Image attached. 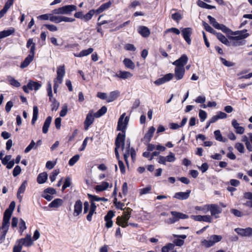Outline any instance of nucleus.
<instances>
[{
  "label": "nucleus",
  "mask_w": 252,
  "mask_h": 252,
  "mask_svg": "<svg viewBox=\"0 0 252 252\" xmlns=\"http://www.w3.org/2000/svg\"><path fill=\"white\" fill-rule=\"evenodd\" d=\"M19 227L20 230L23 232L27 229V226L25 221L22 219H20Z\"/></svg>",
  "instance_id": "nucleus-60"
},
{
  "label": "nucleus",
  "mask_w": 252,
  "mask_h": 252,
  "mask_svg": "<svg viewBox=\"0 0 252 252\" xmlns=\"http://www.w3.org/2000/svg\"><path fill=\"white\" fill-rule=\"evenodd\" d=\"M52 122V117L51 116H48L44 123L42 127V132L44 133H46L48 132V128L49 127L51 123Z\"/></svg>",
  "instance_id": "nucleus-27"
},
{
  "label": "nucleus",
  "mask_w": 252,
  "mask_h": 252,
  "mask_svg": "<svg viewBox=\"0 0 252 252\" xmlns=\"http://www.w3.org/2000/svg\"><path fill=\"white\" fill-rule=\"evenodd\" d=\"M197 4L199 7L203 8H206V9H212L215 8V6H213V5L207 4L206 3L204 2L203 1H201L200 0H198L197 1Z\"/></svg>",
  "instance_id": "nucleus-35"
},
{
  "label": "nucleus",
  "mask_w": 252,
  "mask_h": 252,
  "mask_svg": "<svg viewBox=\"0 0 252 252\" xmlns=\"http://www.w3.org/2000/svg\"><path fill=\"white\" fill-rule=\"evenodd\" d=\"M232 125L236 130L238 134H242L244 132L245 129L243 127L239 126V124L235 119L232 121Z\"/></svg>",
  "instance_id": "nucleus-19"
},
{
  "label": "nucleus",
  "mask_w": 252,
  "mask_h": 252,
  "mask_svg": "<svg viewBox=\"0 0 252 252\" xmlns=\"http://www.w3.org/2000/svg\"><path fill=\"white\" fill-rule=\"evenodd\" d=\"M67 112V105H64L62 108V110L60 112V115L61 117H64Z\"/></svg>",
  "instance_id": "nucleus-62"
},
{
  "label": "nucleus",
  "mask_w": 252,
  "mask_h": 252,
  "mask_svg": "<svg viewBox=\"0 0 252 252\" xmlns=\"http://www.w3.org/2000/svg\"><path fill=\"white\" fill-rule=\"evenodd\" d=\"M94 13L95 11L94 10H90L86 14L84 15L83 20L86 22L91 20Z\"/></svg>",
  "instance_id": "nucleus-43"
},
{
  "label": "nucleus",
  "mask_w": 252,
  "mask_h": 252,
  "mask_svg": "<svg viewBox=\"0 0 252 252\" xmlns=\"http://www.w3.org/2000/svg\"><path fill=\"white\" fill-rule=\"evenodd\" d=\"M170 213L173 217L165 220V222L168 224L174 223L180 219H187L189 218V216L187 215L182 213L171 211Z\"/></svg>",
  "instance_id": "nucleus-3"
},
{
  "label": "nucleus",
  "mask_w": 252,
  "mask_h": 252,
  "mask_svg": "<svg viewBox=\"0 0 252 252\" xmlns=\"http://www.w3.org/2000/svg\"><path fill=\"white\" fill-rule=\"evenodd\" d=\"M60 171L59 169H56L54 171L53 173L50 176V179L52 182L55 181L56 176L59 174Z\"/></svg>",
  "instance_id": "nucleus-55"
},
{
  "label": "nucleus",
  "mask_w": 252,
  "mask_h": 252,
  "mask_svg": "<svg viewBox=\"0 0 252 252\" xmlns=\"http://www.w3.org/2000/svg\"><path fill=\"white\" fill-rule=\"evenodd\" d=\"M214 135L215 136V139L216 140L218 141L225 142L227 140L226 138H223L222 136V135L220 133V130H216L214 131Z\"/></svg>",
  "instance_id": "nucleus-36"
},
{
  "label": "nucleus",
  "mask_w": 252,
  "mask_h": 252,
  "mask_svg": "<svg viewBox=\"0 0 252 252\" xmlns=\"http://www.w3.org/2000/svg\"><path fill=\"white\" fill-rule=\"evenodd\" d=\"M65 71L64 65L59 66L57 70V77L54 79V84L58 85L59 86L63 82V76L65 74Z\"/></svg>",
  "instance_id": "nucleus-7"
},
{
  "label": "nucleus",
  "mask_w": 252,
  "mask_h": 252,
  "mask_svg": "<svg viewBox=\"0 0 252 252\" xmlns=\"http://www.w3.org/2000/svg\"><path fill=\"white\" fill-rule=\"evenodd\" d=\"M155 130V128L154 126H151L149 128L148 132L145 135L144 140L147 142H149L151 140V138L153 137V134Z\"/></svg>",
  "instance_id": "nucleus-24"
},
{
  "label": "nucleus",
  "mask_w": 252,
  "mask_h": 252,
  "mask_svg": "<svg viewBox=\"0 0 252 252\" xmlns=\"http://www.w3.org/2000/svg\"><path fill=\"white\" fill-rule=\"evenodd\" d=\"M33 57L28 55L24 60V61L21 63L20 67L21 68H24L27 67L30 63L32 61L33 59Z\"/></svg>",
  "instance_id": "nucleus-31"
},
{
  "label": "nucleus",
  "mask_w": 252,
  "mask_h": 252,
  "mask_svg": "<svg viewBox=\"0 0 252 252\" xmlns=\"http://www.w3.org/2000/svg\"><path fill=\"white\" fill-rule=\"evenodd\" d=\"M71 185V178L69 177H67L65 178V182L63 186L62 189L64 190L66 188L69 187Z\"/></svg>",
  "instance_id": "nucleus-52"
},
{
  "label": "nucleus",
  "mask_w": 252,
  "mask_h": 252,
  "mask_svg": "<svg viewBox=\"0 0 252 252\" xmlns=\"http://www.w3.org/2000/svg\"><path fill=\"white\" fill-rule=\"evenodd\" d=\"M107 108L106 106H102L98 111L94 114V117L99 118L104 115L107 112Z\"/></svg>",
  "instance_id": "nucleus-38"
},
{
  "label": "nucleus",
  "mask_w": 252,
  "mask_h": 252,
  "mask_svg": "<svg viewBox=\"0 0 252 252\" xmlns=\"http://www.w3.org/2000/svg\"><path fill=\"white\" fill-rule=\"evenodd\" d=\"M199 117L201 122L204 121L207 118L206 112L202 110H200L199 112Z\"/></svg>",
  "instance_id": "nucleus-54"
},
{
  "label": "nucleus",
  "mask_w": 252,
  "mask_h": 252,
  "mask_svg": "<svg viewBox=\"0 0 252 252\" xmlns=\"http://www.w3.org/2000/svg\"><path fill=\"white\" fill-rule=\"evenodd\" d=\"M125 134L119 133L115 140V149H119L122 148V151L124 150L125 145Z\"/></svg>",
  "instance_id": "nucleus-8"
},
{
  "label": "nucleus",
  "mask_w": 252,
  "mask_h": 252,
  "mask_svg": "<svg viewBox=\"0 0 252 252\" xmlns=\"http://www.w3.org/2000/svg\"><path fill=\"white\" fill-rule=\"evenodd\" d=\"M235 148L241 153H244L245 152L244 146L241 143H236Z\"/></svg>",
  "instance_id": "nucleus-51"
},
{
  "label": "nucleus",
  "mask_w": 252,
  "mask_h": 252,
  "mask_svg": "<svg viewBox=\"0 0 252 252\" xmlns=\"http://www.w3.org/2000/svg\"><path fill=\"white\" fill-rule=\"evenodd\" d=\"M174 247V244L169 243L162 248L161 252H169V251L173 250Z\"/></svg>",
  "instance_id": "nucleus-44"
},
{
  "label": "nucleus",
  "mask_w": 252,
  "mask_h": 252,
  "mask_svg": "<svg viewBox=\"0 0 252 252\" xmlns=\"http://www.w3.org/2000/svg\"><path fill=\"white\" fill-rule=\"evenodd\" d=\"M132 76V74L129 72L120 71L118 73L115 74L114 77L125 79L130 78Z\"/></svg>",
  "instance_id": "nucleus-20"
},
{
  "label": "nucleus",
  "mask_w": 252,
  "mask_h": 252,
  "mask_svg": "<svg viewBox=\"0 0 252 252\" xmlns=\"http://www.w3.org/2000/svg\"><path fill=\"white\" fill-rule=\"evenodd\" d=\"M220 60L221 61L222 63L226 66L230 67L233 66L234 64V63L232 62H228L226 61L225 59L220 58Z\"/></svg>",
  "instance_id": "nucleus-61"
},
{
  "label": "nucleus",
  "mask_w": 252,
  "mask_h": 252,
  "mask_svg": "<svg viewBox=\"0 0 252 252\" xmlns=\"http://www.w3.org/2000/svg\"><path fill=\"white\" fill-rule=\"evenodd\" d=\"M126 210L123 212V215L122 217H118L116 221V223L122 227H126L128 226V220L130 217V214L132 211V209L130 208H127Z\"/></svg>",
  "instance_id": "nucleus-1"
},
{
  "label": "nucleus",
  "mask_w": 252,
  "mask_h": 252,
  "mask_svg": "<svg viewBox=\"0 0 252 252\" xmlns=\"http://www.w3.org/2000/svg\"><path fill=\"white\" fill-rule=\"evenodd\" d=\"M235 231L239 235L246 237V228H237L235 229Z\"/></svg>",
  "instance_id": "nucleus-53"
},
{
  "label": "nucleus",
  "mask_w": 252,
  "mask_h": 252,
  "mask_svg": "<svg viewBox=\"0 0 252 252\" xmlns=\"http://www.w3.org/2000/svg\"><path fill=\"white\" fill-rule=\"evenodd\" d=\"M243 197L244 199L252 201V192H246L244 193Z\"/></svg>",
  "instance_id": "nucleus-64"
},
{
  "label": "nucleus",
  "mask_w": 252,
  "mask_h": 252,
  "mask_svg": "<svg viewBox=\"0 0 252 252\" xmlns=\"http://www.w3.org/2000/svg\"><path fill=\"white\" fill-rule=\"evenodd\" d=\"M48 179V174L46 172L40 173L37 178V182L39 184H42L46 182Z\"/></svg>",
  "instance_id": "nucleus-26"
},
{
  "label": "nucleus",
  "mask_w": 252,
  "mask_h": 252,
  "mask_svg": "<svg viewBox=\"0 0 252 252\" xmlns=\"http://www.w3.org/2000/svg\"><path fill=\"white\" fill-rule=\"evenodd\" d=\"M138 32L143 37H148L150 34V30L145 26H139L138 29Z\"/></svg>",
  "instance_id": "nucleus-18"
},
{
  "label": "nucleus",
  "mask_w": 252,
  "mask_h": 252,
  "mask_svg": "<svg viewBox=\"0 0 252 252\" xmlns=\"http://www.w3.org/2000/svg\"><path fill=\"white\" fill-rule=\"evenodd\" d=\"M210 211L212 216H214L215 218H219L218 215L220 214L222 212V209L216 204H209L208 211Z\"/></svg>",
  "instance_id": "nucleus-10"
},
{
  "label": "nucleus",
  "mask_w": 252,
  "mask_h": 252,
  "mask_svg": "<svg viewBox=\"0 0 252 252\" xmlns=\"http://www.w3.org/2000/svg\"><path fill=\"white\" fill-rule=\"evenodd\" d=\"M21 172V167L19 165H17L15 167V168L13 169V175L14 177H16L17 175H18L19 174H20Z\"/></svg>",
  "instance_id": "nucleus-57"
},
{
  "label": "nucleus",
  "mask_w": 252,
  "mask_h": 252,
  "mask_svg": "<svg viewBox=\"0 0 252 252\" xmlns=\"http://www.w3.org/2000/svg\"><path fill=\"white\" fill-rule=\"evenodd\" d=\"M38 109L36 106H34L33 107V116L32 120V124L34 125L38 118Z\"/></svg>",
  "instance_id": "nucleus-39"
},
{
  "label": "nucleus",
  "mask_w": 252,
  "mask_h": 252,
  "mask_svg": "<svg viewBox=\"0 0 252 252\" xmlns=\"http://www.w3.org/2000/svg\"><path fill=\"white\" fill-rule=\"evenodd\" d=\"M208 206L209 204L203 206H196L195 209L197 211H201L204 213H207L208 212Z\"/></svg>",
  "instance_id": "nucleus-50"
},
{
  "label": "nucleus",
  "mask_w": 252,
  "mask_h": 252,
  "mask_svg": "<svg viewBox=\"0 0 252 252\" xmlns=\"http://www.w3.org/2000/svg\"><path fill=\"white\" fill-rule=\"evenodd\" d=\"M7 81L9 83V84L15 87H19L20 86V83L16 79H15L13 77L11 76H7Z\"/></svg>",
  "instance_id": "nucleus-37"
},
{
  "label": "nucleus",
  "mask_w": 252,
  "mask_h": 252,
  "mask_svg": "<svg viewBox=\"0 0 252 252\" xmlns=\"http://www.w3.org/2000/svg\"><path fill=\"white\" fill-rule=\"evenodd\" d=\"M94 116H93V112L90 113L87 115L86 120L84 122V126L85 130H87L89 127L93 123L94 121Z\"/></svg>",
  "instance_id": "nucleus-13"
},
{
  "label": "nucleus",
  "mask_w": 252,
  "mask_h": 252,
  "mask_svg": "<svg viewBox=\"0 0 252 252\" xmlns=\"http://www.w3.org/2000/svg\"><path fill=\"white\" fill-rule=\"evenodd\" d=\"M12 214V213L9 211V210L5 211L2 225L9 226V220Z\"/></svg>",
  "instance_id": "nucleus-17"
},
{
  "label": "nucleus",
  "mask_w": 252,
  "mask_h": 252,
  "mask_svg": "<svg viewBox=\"0 0 252 252\" xmlns=\"http://www.w3.org/2000/svg\"><path fill=\"white\" fill-rule=\"evenodd\" d=\"M109 186V184L108 182H103L100 185H96L95 189L96 191H101L107 189Z\"/></svg>",
  "instance_id": "nucleus-30"
},
{
  "label": "nucleus",
  "mask_w": 252,
  "mask_h": 252,
  "mask_svg": "<svg viewBox=\"0 0 252 252\" xmlns=\"http://www.w3.org/2000/svg\"><path fill=\"white\" fill-rule=\"evenodd\" d=\"M216 36L217 38L222 43L226 45L229 46L230 45V42L228 40V39L225 37V36L223 35L221 33H217L216 32Z\"/></svg>",
  "instance_id": "nucleus-29"
},
{
  "label": "nucleus",
  "mask_w": 252,
  "mask_h": 252,
  "mask_svg": "<svg viewBox=\"0 0 252 252\" xmlns=\"http://www.w3.org/2000/svg\"><path fill=\"white\" fill-rule=\"evenodd\" d=\"M114 216V213L112 211H109L104 217L105 220H111L112 218Z\"/></svg>",
  "instance_id": "nucleus-63"
},
{
  "label": "nucleus",
  "mask_w": 252,
  "mask_h": 252,
  "mask_svg": "<svg viewBox=\"0 0 252 252\" xmlns=\"http://www.w3.org/2000/svg\"><path fill=\"white\" fill-rule=\"evenodd\" d=\"M181 32L184 39L189 45H190L191 42L190 36L192 33V29L191 28H183Z\"/></svg>",
  "instance_id": "nucleus-9"
},
{
  "label": "nucleus",
  "mask_w": 252,
  "mask_h": 252,
  "mask_svg": "<svg viewBox=\"0 0 252 252\" xmlns=\"http://www.w3.org/2000/svg\"><path fill=\"white\" fill-rule=\"evenodd\" d=\"M36 146H35V143L33 140H32L31 143L25 149V153H29L32 149H36Z\"/></svg>",
  "instance_id": "nucleus-47"
},
{
  "label": "nucleus",
  "mask_w": 252,
  "mask_h": 252,
  "mask_svg": "<svg viewBox=\"0 0 252 252\" xmlns=\"http://www.w3.org/2000/svg\"><path fill=\"white\" fill-rule=\"evenodd\" d=\"M88 196H89V198H90L91 201H104V202H106L108 201V199L104 197H99L95 195H91L90 194H88Z\"/></svg>",
  "instance_id": "nucleus-41"
},
{
  "label": "nucleus",
  "mask_w": 252,
  "mask_h": 252,
  "mask_svg": "<svg viewBox=\"0 0 252 252\" xmlns=\"http://www.w3.org/2000/svg\"><path fill=\"white\" fill-rule=\"evenodd\" d=\"M190 193V190H188L186 192H178L174 194V197L180 200H185L189 197Z\"/></svg>",
  "instance_id": "nucleus-14"
},
{
  "label": "nucleus",
  "mask_w": 252,
  "mask_h": 252,
  "mask_svg": "<svg viewBox=\"0 0 252 252\" xmlns=\"http://www.w3.org/2000/svg\"><path fill=\"white\" fill-rule=\"evenodd\" d=\"M169 32H172L177 35H179L180 33V31H179V30L176 28H171L167 29L165 31V33Z\"/></svg>",
  "instance_id": "nucleus-59"
},
{
  "label": "nucleus",
  "mask_w": 252,
  "mask_h": 252,
  "mask_svg": "<svg viewBox=\"0 0 252 252\" xmlns=\"http://www.w3.org/2000/svg\"><path fill=\"white\" fill-rule=\"evenodd\" d=\"M49 20L55 23H59L61 22V16H52L50 17Z\"/></svg>",
  "instance_id": "nucleus-56"
},
{
  "label": "nucleus",
  "mask_w": 252,
  "mask_h": 252,
  "mask_svg": "<svg viewBox=\"0 0 252 252\" xmlns=\"http://www.w3.org/2000/svg\"><path fill=\"white\" fill-rule=\"evenodd\" d=\"M27 184V182L25 181L20 186L19 188L18 189L17 197L18 199H19L20 201H21L22 199V196L20 195L21 193H23L26 189V186Z\"/></svg>",
  "instance_id": "nucleus-22"
},
{
  "label": "nucleus",
  "mask_w": 252,
  "mask_h": 252,
  "mask_svg": "<svg viewBox=\"0 0 252 252\" xmlns=\"http://www.w3.org/2000/svg\"><path fill=\"white\" fill-rule=\"evenodd\" d=\"M120 95L118 91H114L110 92L107 98V102H111L116 100Z\"/></svg>",
  "instance_id": "nucleus-21"
},
{
  "label": "nucleus",
  "mask_w": 252,
  "mask_h": 252,
  "mask_svg": "<svg viewBox=\"0 0 252 252\" xmlns=\"http://www.w3.org/2000/svg\"><path fill=\"white\" fill-rule=\"evenodd\" d=\"M185 72V67L176 66L175 68V77L176 79L177 80L182 79L184 76Z\"/></svg>",
  "instance_id": "nucleus-12"
},
{
  "label": "nucleus",
  "mask_w": 252,
  "mask_h": 252,
  "mask_svg": "<svg viewBox=\"0 0 252 252\" xmlns=\"http://www.w3.org/2000/svg\"><path fill=\"white\" fill-rule=\"evenodd\" d=\"M207 18L209 20L210 24H212L214 28L217 29L220 24L217 22L216 19L210 15H208Z\"/></svg>",
  "instance_id": "nucleus-45"
},
{
  "label": "nucleus",
  "mask_w": 252,
  "mask_h": 252,
  "mask_svg": "<svg viewBox=\"0 0 252 252\" xmlns=\"http://www.w3.org/2000/svg\"><path fill=\"white\" fill-rule=\"evenodd\" d=\"M188 61V58L186 55H183L179 59L174 61L172 64L176 66H180L181 67H185Z\"/></svg>",
  "instance_id": "nucleus-11"
},
{
  "label": "nucleus",
  "mask_w": 252,
  "mask_h": 252,
  "mask_svg": "<svg viewBox=\"0 0 252 252\" xmlns=\"http://www.w3.org/2000/svg\"><path fill=\"white\" fill-rule=\"evenodd\" d=\"M32 245V240L31 236L30 235H27L24 238H21L17 241L15 247L17 248H21L22 250L23 246L26 247H30Z\"/></svg>",
  "instance_id": "nucleus-6"
},
{
  "label": "nucleus",
  "mask_w": 252,
  "mask_h": 252,
  "mask_svg": "<svg viewBox=\"0 0 252 252\" xmlns=\"http://www.w3.org/2000/svg\"><path fill=\"white\" fill-rule=\"evenodd\" d=\"M14 29L11 28L8 30H4L0 32V39L8 36L14 32Z\"/></svg>",
  "instance_id": "nucleus-33"
},
{
  "label": "nucleus",
  "mask_w": 252,
  "mask_h": 252,
  "mask_svg": "<svg viewBox=\"0 0 252 252\" xmlns=\"http://www.w3.org/2000/svg\"><path fill=\"white\" fill-rule=\"evenodd\" d=\"M44 26L51 32H55L58 30V28L54 25L45 24Z\"/></svg>",
  "instance_id": "nucleus-58"
},
{
  "label": "nucleus",
  "mask_w": 252,
  "mask_h": 252,
  "mask_svg": "<svg viewBox=\"0 0 252 252\" xmlns=\"http://www.w3.org/2000/svg\"><path fill=\"white\" fill-rule=\"evenodd\" d=\"M76 10V6L74 5H67L55 9L53 10L54 14H67L72 11Z\"/></svg>",
  "instance_id": "nucleus-5"
},
{
  "label": "nucleus",
  "mask_w": 252,
  "mask_h": 252,
  "mask_svg": "<svg viewBox=\"0 0 252 252\" xmlns=\"http://www.w3.org/2000/svg\"><path fill=\"white\" fill-rule=\"evenodd\" d=\"M203 25L205 28V29L208 32L210 33L216 34V32L209 25V24L205 22H203Z\"/></svg>",
  "instance_id": "nucleus-49"
},
{
  "label": "nucleus",
  "mask_w": 252,
  "mask_h": 252,
  "mask_svg": "<svg viewBox=\"0 0 252 252\" xmlns=\"http://www.w3.org/2000/svg\"><path fill=\"white\" fill-rule=\"evenodd\" d=\"M126 113H123L121 115L119 119L118 125H117V130H121L122 133H126V129L129 122V118L126 116L125 117Z\"/></svg>",
  "instance_id": "nucleus-4"
},
{
  "label": "nucleus",
  "mask_w": 252,
  "mask_h": 252,
  "mask_svg": "<svg viewBox=\"0 0 252 252\" xmlns=\"http://www.w3.org/2000/svg\"><path fill=\"white\" fill-rule=\"evenodd\" d=\"M93 48H89L87 50H82L79 54L74 53V56L76 57H83L90 55L93 52Z\"/></svg>",
  "instance_id": "nucleus-25"
},
{
  "label": "nucleus",
  "mask_w": 252,
  "mask_h": 252,
  "mask_svg": "<svg viewBox=\"0 0 252 252\" xmlns=\"http://www.w3.org/2000/svg\"><path fill=\"white\" fill-rule=\"evenodd\" d=\"M124 63L125 66L129 69H133L135 67V65L134 63L132 62V61L129 59H125L124 61Z\"/></svg>",
  "instance_id": "nucleus-40"
},
{
  "label": "nucleus",
  "mask_w": 252,
  "mask_h": 252,
  "mask_svg": "<svg viewBox=\"0 0 252 252\" xmlns=\"http://www.w3.org/2000/svg\"><path fill=\"white\" fill-rule=\"evenodd\" d=\"M83 204L80 200H78L75 202L74 205V215L75 216H78L82 211Z\"/></svg>",
  "instance_id": "nucleus-16"
},
{
  "label": "nucleus",
  "mask_w": 252,
  "mask_h": 252,
  "mask_svg": "<svg viewBox=\"0 0 252 252\" xmlns=\"http://www.w3.org/2000/svg\"><path fill=\"white\" fill-rule=\"evenodd\" d=\"M171 18L173 20L178 22L183 18V14L180 12H177L172 14Z\"/></svg>",
  "instance_id": "nucleus-42"
},
{
  "label": "nucleus",
  "mask_w": 252,
  "mask_h": 252,
  "mask_svg": "<svg viewBox=\"0 0 252 252\" xmlns=\"http://www.w3.org/2000/svg\"><path fill=\"white\" fill-rule=\"evenodd\" d=\"M63 203V200L60 198H57L52 201L49 205L50 208H58Z\"/></svg>",
  "instance_id": "nucleus-28"
},
{
  "label": "nucleus",
  "mask_w": 252,
  "mask_h": 252,
  "mask_svg": "<svg viewBox=\"0 0 252 252\" xmlns=\"http://www.w3.org/2000/svg\"><path fill=\"white\" fill-rule=\"evenodd\" d=\"M8 229L9 227L6 226L2 225L0 227V231H1V234H0V241H1V242L0 244H1L3 241L5 240Z\"/></svg>",
  "instance_id": "nucleus-23"
},
{
  "label": "nucleus",
  "mask_w": 252,
  "mask_h": 252,
  "mask_svg": "<svg viewBox=\"0 0 252 252\" xmlns=\"http://www.w3.org/2000/svg\"><path fill=\"white\" fill-rule=\"evenodd\" d=\"M111 4L112 2L110 1L103 3L96 10V12L98 13H100L105 10L109 8L111 6Z\"/></svg>",
  "instance_id": "nucleus-34"
},
{
  "label": "nucleus",
  "mask_w": 252,
  "mask_h": 252,
  "mask_svg": "<svg viewBox=\"0 0 252 252\" xmlns=\"http://www.w3.org/2000/svg\"><path fill=\"white\" fill-rule=\"evenodd\" d=\"M41 84L33 81H30L28 83V87L30 90H34L35 91H37L41 87Z\"/></svg>",
  "instance_id": "nucleus-32"
},
{
  "label": "nucleus",
  "mask_w": 252,
  "mask_h": 252,
  "mask_svg": "<svg viewBox=\"0 0 252 252\" xmlns=\"http://www.w3.org/2000/svg\"><path fill=\"white\" fill-rule=\"evenodd\" d=\"M51 110L52 111H57L60 106V103L56 100V99H53L51 101Z\"/></svg>",
  "instance_id": "nucleus-48"
},
{
  "label": "nucleus",
  "mask_w": 252,
  "mask_h": 252,
  "mask_svg": "<svg viewBox=\"0 0 252 252\" xmlns=\"http://www.w3.org/2000/svg\"><path fill=\"white\" fill-rule=\"evenodd\" d=\"M80 156L79 155H76L73 156L69 160L68 164L70 166L74 165L79 159Z\"/></svg>",
  "instance_id": "nucleus-46"
},
{
  "label": "nucleus",
  "mask_w": 252,
  "mask_h": 252,
  "mask_svg": "<svg viewBox=\"0 0 252 252\" xmlns=\"http://www.w3.org/2000/svg\"><path fill=\"white\" fill-rule=\"evenodd\" d=\"M222 237L221 235H212L208 240L204 239L201 241V245L206 248L213 246L216 243L220 242Z\"/></svg>",
  "instance_id": "nucleus-2"
},
{
  "label": "nucleus",
  "mask_w": 252,
  "mask_h": 252,
  "mask_svg": "<svg viewBox=\"0 0 252 252\" xmlns=\"http://www.w3.org/2000/svg\"><path fill=\"white\" fill-rule=\"evenodd\" d=\"M247 31V30H242V33H239L237 36H230L229 39L232 40H240L243 39H245L249 36V33H246Z\"/></svg>",
  "instance_id": "nucleus-15"
}]
</instances>
